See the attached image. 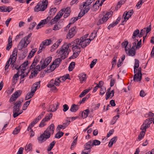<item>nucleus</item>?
<instances>
[{
	"instance_id": "f257e3e1",
	"label": "nucleus",
	"mask_w": 154,
	"mask_h": 154,
	"mask_svg": "<svg viewBox=\"0 0 154 154\" xmlns=\"http://www.w3.org/2000/svg\"><path fill=\"white\" fill-rule=\"evenodd\" d=\"M54 125L53 124H51L48 127L44 132L38 137V140L40 143H42L49 138L51 134H54Z\"/></svg>"
},
{
	"instance_id": "f03ea898",
	"label": "nucleus",
	"mask_w": 154,
	"mask_h": 154,
	"mask_svg": "<svg viewBox=\"0 0 154 154\" xmlns=\"http://www.w3.org/2000/svg\"><path fill=\"white\" fill-rule=\"evenodd\" d=\"M69 48L68 44L65 43L62 46L60 49L57 51V52L59 54L58 57H60L63 60L67 57L70 51V50L69 49Z\"/></svg>"
},
{
	"instance_id": "7ed1b4c3",
	"label": "nucleus",
	"mask_w": 154,
	"mask_h": 154,
	"mask_svg": "<svg viewBox=\"0 0 154 154\" xmlns=\"http://www.w3.org/2000/svg\"><path fill=\"white\" fill-rule=\"evenodd\" d=\"M23 101V100H18L14 103L13 111V116L14 118L18 116L22 113L23 111H20V109Z\"/></svg>"
},
{
	"instance_id": "20e7f679",
	"label": "nucleus",
	"mask_w": 154,
	"mask_h": 154,
	"mask_svg": "<svg viewBox=\"0 0 154 154\" xmlns=\"http://www.w3.org/2000/svg\"><path fill=\"white\" fill-rule=\"evenodd\" d=\"M32 33H30L21 40L17 47L19 50H21L23 48H25L27 47L28 45L30 42L31 41L29 39Z\"/></svg>"
},
{
	"instance_id": "39448f33",
	"label": "nucleus",
	"mask_w": 154,
	"mask_h": 154,
	"mask_svg": "<svg viewBox=\"0 0 154 154\" xmlns=\"http://www.w3.org/2000/svg\"><path fill=\"white\" fill-rule=\"evenodd\" d=\"M48 0H43L39 2L34 8V11L36 12L44 11L47 8Z\"/></svg>"
},
{
	"instance_id": "423d86ee",
	"label": "nucleus",
	"mask_w": 154,
	"mask_h": 154,
	"mask_svg": "<svg viewBox=\"0 0 154 154\" xmlns=\"http://www.w3.org/2000/svg\"><path fill=\"white\" fill-rule=\"evenodd\" d=\"M91 40L90 38L87 39V40L84 39L83 38H80V39H76L74 40L73 43H75L76 45H79L81 46L82 48H85L90 43Z\"/></svg>"
},
{
	"instance_id": "0eeeda50",
	"label": "nucleus",
	"mask_w": 154,
	"mask_h": 154,
	"mask_svg": "<svg viewBox=\"0 0 154 154\" xmlns=\"http://www.w3.org/2000/svg\"><path fill=\"white\" fill-rule=\"evenodd\" d=\"M17 50L16 48H15L13 51L12 54L10 55L9 60L7 62L6 65L9 66V63L11 60L10 64L13 65V66H14V64L17 59Z\"/></svg>"
},
{
	"instance_id": "6e6552de",
	"label": "nucleus",
	"mask_w": 154,
	"mask_h": 154,
	"mask_svg": "<svg viewBox=\"0 0 154 154\" xmlns=\"http://www.w3.org/2000/svg\"><path fill=\"white\" fill-rule=\"evenodd\" d=\"M112 14V12L111 11L107 13L103 16L102 18L98 20L97 23V25H99L106 22L108 19L111 16Z\"/></svg>"
},
{
	"instance_id": "1a4fd4ad",
	"label": "nucleus",
	"mask_w": 154,
	"mask_h": 154,
	"mask_svg": "<svg viewBox=\"0 0 154 154\" xmlns=\"http://www.w3.org/2000/svg\"><path fill=\"white\" fill-rule=\"evenodd\" d=\"M33 69V70H32L31 75L29 76L30 78H31V77L32 78L36 77L38 72L42 69L40 65H38L35 67H34Z\"/></svg>"
},
{
	"instance_id": "9d476101",
	"label": "nucleus",
	"mask_w": 154,
	"mask_h": 154,
	"mask_svg": "<svg viewBox=\"0 0 154 154\" xmlns=\"http://www.w3.org/2000/svg\"><path fill=\"white\" fill-rule=\"evenodd\" d=\"M77 31V29L75 26L71 28L66 35L67 38L70 39L72 38L76 34Z\"/></svg>"
},
{
	"instance_id": "9b49d317",
	"label": "nucleus",
	"mask_w": 154,
	"mask_h": 154,
	"mask_svg": "<svg viewBox=\"0 0 154 154\" xmlns=\"http://www.w3.org/2000/svg\"><path fill=\"white\" fill-rule=\"evenodd\" d=\"M22 91L21 90H17L13 93L11 96L10 99L11 102H13L16 100L22 94Z\"/></svg>"
},
{
	"instance_id": "f8f14e48",
	"label": "nucleus",
	"mask_w": 154,
	"mask_h": 154,
	"mask_svg": "<svg viewBox=\"0 0 154 154\" xmlns=\"http://www.w3.org/2000/svg\"><path fill=\"white\" fill-rule=\"evenodd\" d=\"M63 10H60L55 17L51 20L50 21V23L53 24L56 23L62 17L63 15Z\"/></svg>"
},
{
	"instance_id": "ddd939ff",
	"label": "nucleus",
	"mask_w": 154,
	"mask_h": 154,
	"mask_svg": "<svg viewBox=\"0 0 154 154\" xmlns=\"http://www.w3.org/2000/svg\"><path fill=\"white\" fill-rule=\"evenodd\" d=\"M74 41L72 42L71 43L68 44L69 47L73 46L72 50L73 52L80 53L81 51V48L79 47V45H76L75 43H73Z\"/></svg>"
},
{
	"instance_id": "4468645a",
	"label": "nucleus",
	"mask_w": 154,
	"mask_h": 154,
	"mask_svg": "<svg viewBox=\"0 0 154 154\" xmlns=\"http://www.w3.org/2000/svg\"><path fill=\"white\" fill-rule=\"evenodd\" d=\"M52 117V113H50L48 115H47L42 120L39 125V127L41 128L44 127L45 125V122H47L50 120V119Z\"/></svg>"
},
{
	"instance_id": "2eb2a0df",
	"label": "nucleus",
	"mask_w": 154,
	"mask_h": 154,
	"mask_svg": "<svg viewBox=\"0 0 154 154\" xmlns=\"http://www.w3.org/2000/svg\"><path fill=\"white\" fill-rule=\"evenodd\" d=\"M134 13L133 10H131L127 12H125L123 15V17H124V20L123 21H126L129 18H130Z\"/></svg>"
},
{
	"instance_id": "dca6fc26",
	"label": "nucleus",
	"mask_w": 154,
	"mask_h": 154,
	"mask_svg": "<svg viewBox=\"0 0 154 154\" xmlns=\"http://www.w3.org/2000/svg\"><path fill=\"white\" fill-rule=\"evenodd\" d=\"M94 146L92 140H90L87 142L84 145L85 150H90L92 147Z\"/></svg>"
},
{
	"instance_id": "f3484780",
	"label": "nucleus",
	"mask_w": 154,
	"mask_h": 154,
	"mask_svg": "<svg viewBox=\"0 0 154 154\" xmlns=\"http://www.w3.org/2000/svg\"><path fill=\"white\" fill-rule=\"evenodd\" d=\"M147 120H145L141 127L140 129L142 130L141 132L145 133L146 129L149 127V125L147 124L146 122Z\"/></svg>"
},
{
	"instance_id": "a211bd4d",
	"label": "nucleus",
	"mask_w": 154,
	"mask_h": 154,
	"mask_svg": "<svg viewBox=\"0 0 154 154\" xmlns=\"http://www.w3.org/2000/svg\"><path fill=\"white\" fill-rule=\"evenodd\" d=\"M142 75L137 73L135 74L133 77V80L135 82H138L140 81L142 79Z\"/></svg>"
},
{
	"instance_id": "6ab92c4d",
	"label": "nucleus",
	"mask_w": 154,
	"mask_h": 154,
	"mask_svg": "<svg viewBox=\"0 0 154 154\" xmlns=\"http://www.w3.org/2000/svg\"><path fill=\"white\" fill-rule=\"evenodd\" d=\"M51 42V40L49 39H46L43 41L41 44V45L43 48H45V46H48L50 45Z\"/></svg>"
},
{
	"instance_id": "aec40b11",
	"label": "nucleus",
	"mask_w": 154,
	"mask_h": 154,
	"mask_svg": "<svg viewBox=\"0 0 154 154\" xmlns=\"http://www.w3.org/2000/svg\"><path fill=\"white\" fill-rule=\"evenodd\" d=\"M39 61V58L36 57L33 60V63L30 67V69H32Z\"/></svg>"
},
{
	"instance_id": "412c9836",
	"label": "nucleus",
	"mask_w": 154,
	"mask_h": 154,
	"mask_svg": "<svg viewBox=\"0 0 154 154\" xmlns=\"http://www.w3.org/2000/svg\"><path fill=\"white\" fill-rule=\"evenodd\" d=\"M86 74L84 73H82L79 74V79L81 83L83 81H85L86 80Z\"/></svg>"
},
{
	"instance_id": "4be33fe9",
	"label": "nucleus",
	"mask_w": 154,
	"mask_h": 154,
	"mask_svg": "<svg viewBox=\"0 0 154 154\" xmlns=\"http://www.w3.org/2000/svg\"><path fill=\"white\" fill-rule=\"evenodd\" d=\"M117 140V137L115 136L112 138L110 140L109 143V146L111 147L112 146L113 144L115 143Z\"/></svg>"
},
{
	"instance_id": "5701e85b",
	"label": "nucleus",
	"mask_w": 154,
	"mask_h": 154,
	"mask_svg": "<svg viewBox=\"0 0 154 154\" xmlns=\"http://www.w3.org/2000/svg\"><path fill=\"white\" fill-rule=\"evenodd\" d=\"M63 60L60 57L56 59L53 62V64L56 66V67H58L61 63L62 60Z\"/></svg>"
},
{
	"instance_id": "b1692460",
	"label": "nucleus",
	"mask_w": 154,
	"mask_h": 154,
	"mask_svg": "<svg viewBox=\"0 0 154 154\" xmlns=\"http://www.w3.org/2000/svg\"><path fill=\"white\" fill-rule=\"evenodd\" d=\"M90 112V110L88 109H87L85 110H84L82 114V117L83 119H85L86 118L89 114Z\"/></svg>"
},
{
	"instance_id": "393cba45",
	"label": "nucleus",
	"mask_w": 154,
	"mask_h": 154,
	"mask_svg": "<svg viewBox=\"0 0 154 154\" xmlns=\"http://www.w3.org/2000/svg\"><path fill=\"white\" fill-rule=\"evenodd\" d=\"M79 109L78 106L77 105L75 104H73L71 106L70 109V111L72 112H75Z\"/></svg>"
},
{
	"instance_id": "a878e982",
	"label": "nucleus",
	"mask_w": 154,
	"mask_h": 154,
	"mask_svg": "<svg viewBox=\"0 0 154 154\" xmlns=\"http://www.w3.org/2000/svg\"><path fill=\"white\" fill-rule=\"evenodd\" d=\"M55 65L54 64L52 63V64L49 67H48L47 68V72H48L50 73L53 71L55 69V68L57 67H56V66H55Z\"/></svg>"
},
{
	"instance_id": "bb28decb",
	"label": "nucleus",
	"mask_w": 154,
	"mask_h": 154,
	"mask_svg": "<svg viewBox=\"0 0 154 154\" xmlns=\"http://www.w3.org/2000/svg\"><path fill=\"white\" fill-rule=\"evenodd\" d=\"M57 105L56 104H53L50 107V108L51 109L49 111H48V112H54L56 111L57 108Z\"/></svg>"
},
{
	"instance_id": "cd10ccee",
	"label": "nucleus",
	"mask_w": 154,
	"mask_h": 154,
	"mask_svg": "<svg viewBox=\"0 0 154 154\" xmlns=\"http://www.w3.org/2000/svg\"><path fill=\"white\" fill-rule=\"evenodd\" d=\"M34 91H32L30 93H28L26 96L25 99L26 100L31 98L34 94Z\"/></svg>"
},
{
	"instance_id": "c85d7f7f",
	"label": "nucleus",
	"mask_w": 154,
	"mask_h": 154,
	"mask_svg": "<svg viewBox=\"0 0 154 154\" xmlns=\"http://www.w3.org/2000/svg\"><path fill=\"white\" fill-rule=\"evenodd\" d=\"M25 70V69L23 68V69H21L20 71V75L21 76V79H23L24 77L28 75V72H26L24 74V71Z\"/></svg>"
},
{
	"instance_id": "c756f323",
	"label": "nucleus",
	"mask_w": 154,
	"mask_h": 154,
	"mask_svg": "<svg viewBox=\"0 0 154 154\" xmlns=\"http://www.w3.org/2000/svg\"><path fill=\"white\" fill-rule=\"evenodd\" d=\"M92 2L90 0H87L86 2H84L81 4L80 6L84 7L85 6H89Z\"/></svg>"
},
{
	"instance_id": "7c9ffc66",
	"label": "nucleus",
	"mask_w": 154,
	"mask_h": 154,
	"mask_svg": "<svg viewBox=\"0 0 154 154\" xmlns=\"http://www.w3.org/2000/svg\"><path fill=\"white\" fill-rule=\"evenodd\" d=\"M114 94L113 90L112 91L110 92H109L108 94L107 93H106V100H108L110 96L111 97L110 98H112L114 96Z\"/></svg>"
},
{
	"instance_id": "2f4dec72",
	"label": "nucleus",
	"mask_w": 154,
	"mask_h": 154,
	"mask_svg": "<svg viewBox=\"0 0 154 154\" xmlns=\"http://www.w3.org/2000/svg\"><path fill=\"white\" fill-rule=\"evenodd\" d=\"M56 143V141L55 140H54L50 143L49 146L47 149V150L48 151H50L52 149Z\"/></svg>"
},
{
	"instance_id": "473e14b6",
	"label": "nucleus",
	"mask_w": 154,
	"mask_h": 154,
	"mask_svg": "<svg viewBox=\"0 0 154 154\" xmlns=\"http://www.w3.org/2000/svg\"><path fill=\"white\" fill-rule=\"evenodd\" d=\"M119 117V115H117L113 118L112 120L110 122V124L111 125H113L116 123L117 119Z\"/></svg>"
},
{
	"instance_id": "72a5a7b5",
	"label": "nucleus",
	"mask_w": 154,
	"mask_h": 154,
	"mask_svg": "<svg viewBox=\"0 0 154 154\" xmlns=\"http://www.w3.org/2000/svg\"><path fill=\"white\" fill-rule=\"evenodd\" d=\"M97 32L96 31H94L93 32L91 33L90 36V38L91 40L94 39L95 37L97 36Z\"/></svg>"
},
{
	"instance_id": "f704fd0d",
	"label": "nucleus",
	"mask_w": 154,
	"mask_h": 154,
	"mask_svg": "<svg viewBox=\"0 0 154 154\" xmlns=\"http://www.w3.org/2000/svg\"><path fill=\"white\" fill-rule=\"evenodd\" d=\"M75 63V62H72L69 64L68 67V69L69 71H72L73 69L74 68Z\"/></svg>"
},
{
	"instance_id": "c9c22d12",
	"label": "nucleus",
	"mask_w": 154,
	"mask_h": 154,
	"mask_svg": "<svg viewBox=\"0 0 154 154\" xmlns=\"http://www.w3.org/2000/svg\"><path fill=\"white\" fill-rule=\"evenodd\" d=\"M61 10H63V12H62L63 14L64 13H68L69 14L71 13V9L69 7H67L65 9L63 8Z\"/></svg>"
},
{
	"instance_id": "e433bc0d",
	"label": "nucleus",
	"mask_w": 154,
	"mask_h": 154,
	"mask_svg": "<svg viewBox=\"0 0 154 154\" xmlns=\"http://www.w3.org/2000/svg\"><path fill=\"white\" fill-rule=\"evenodd\" d=\"M57 11V10L56 8H52L49 11L50 15L51 16L52 15V16L56 13Z\"/></svg>"
},
{
	"instance_id": "4c0bfd02",
	"label": "nucleus",
	"mask_w": 154,
	"mask_h": 154,
	"mask_svg": "<svg viewBox=\"0 0 154 154\" xmlns=\"http://www.w3.org/2000/svg\"><path fill=\"white\" fill-rule=\"evenodd\" d=\"M77 137H76V138L74 139L70 147V149L71 150L73 149L75 147V146L76 145L77 143Z\"/></svg>"
},
{
	"instance_id": "58836bf2",
	"label": "nucleus",
	"mask_w": 154,
	"mask_h": 154,
	"mask_svg": "<svg viewBox=\"0 0 154 154\" xmlns=\"http://www.w3.org/2000/svg\"><path fill=\"white\" fill-rule=\"evenodd\" d=\"M54 85H55L54 80L53 79H51L49 83L47 85V87L51 88L54 86Z\"/></svg>"
},
{
	"instance_id": "ea45409f",
	"label": "nucleus",
	"mask_w": 154,
	"mask_h": 154,
	"mask_svg": "<svg viewBox=\"0 0 154 154\" xmlns=\"http://www.w3.org/2000/svg\"><path fill=\"white\" fill-rule=\"evenodd\" d=\"M64 133L62 132H59L57 133L55 136V137L56 138L59 139L62 136Z\"/></svg>"
},
{
	"instance_id": "a19ab883",
	"label": "nucleus",
	"mask_w": 154,
	"mask_h": 154,
	"mask_svg": "<svg viewBox=\"0 0 154 154\" xmlns=\"http://www.w3.org/2000/svg\"><path fill=\"white\" fill-rule=\"evenodd\" d=\"M128 54L129 56H134L135 54V50H133L132 49H130L128 52Z\"/></svg>"
},
{
	"instance_id": "79ce46f5",
	"label": "nucleus",
	"mask_w": 154,
	"mask_h": 154,
	"mask_svg": "<svg viewBox=\"0 0 154 154\" xmlns=\"http://www.w3.org/2000/svg\"><path fill=\"white\" fill-rule=\"evenodd\" d=\"M43 62H44L43 63V64H42V65L41 66V67L42 68V69H43L47 67V66L48 65H47L46 63V62H45L44 61V60H42L40 61V64H42V63Z\"/></svg>"
},
{
	"instance_id": "37998d69",
	"label": "nucleus",
	"mask_w": 154,
	"mask_h": 154,
	"mask_svg": "<svg viewBox=\"0 0 154 154\" xmlns=\"http://www.w3.org/2000/svg\"><path fill=\"white\" fill-rule=\"evenodd\" d=\"M32 149V144L30 143L29 144L26 145L25 148V150L27 151L28 152L29 151H30Z\"/></svg>"
},
{
	"instance_id": "c03bdc74",
	"label": "nucleus",
	"mask_w": 154,
	"mask_h": 154,
	"mask_svg": "<svg viewBox=\"0 0 154 154\" xmlns=\"http://www.w3.org/2000/svg\"><path fill=\"white\" fill-rule=\"evenodd\" d=\"M146 29V28H145L141 30L139 34L138 35V36L139 37H141L143 35L145 34Z\"/></svg>"
},
{
	"instance_id": "a18cd8bd",
	"label": "nucleus",
	"mask_w": 154,
	"mask_h": 154,
	"mask_svg": "<svg viewBox=\"0 0 154 154\" xmlns=\"http://www.w3.org/2000/svg\"><path fill=\"white\" fill-rule=\"evenodd\" d=\"M54 81L55 85L56 86H59L60 84V83L61 82L60 80V78H56Z\"/></svg>"
},
{
	"instance_id": "49530a36",
	"label": "nucleus",
	"mask_w": 154,
	"mask_h": 154,
	"mask_svg": "<svg viewBox=\"0 0 154 154\" xmlns=\"http://www.w3.org/2000/svg\"><path fill=\"white\" fill-rule=\"evenodd\" d=\"M20 70H18L16 74H15L13 76V80H17L19 75H20Z\"/></svg>"
},
{
	"instance_id": "de8ad7c7",
	"label": "nucleus",
	"mask_w": 154,
	"mask_h": 154,
	"mask_svg": "<svg viewBox=\"0 0 154 154\" xmlns=\"http://www.w3.org/2000/svg\"><path fill=\"white\" fill-rule=\"evenodd\" d=\"M139 30L138 29H137L135 30L133 33V36L132 38L133 39H134V37H136L139 34Z\"/></svg>"
},
{
	"instance_id": "09e8293b",
	"label": "nucleus",
	"mask_w": 154,
	"mask_h": 154,
	"mask_svg": "<svg viewBox=\"0 0 154 154\" xmlns=\"http://www.w3.org/2000/svg\"><path fill=\"white\" fill-rule=\"evenodd\" d=\"M28 65V61H26L25 62H24L22 65L20 66V67H21V69H23V68H25V69L26 67Z\"/></svg>"
},
{
	"instance_id": "8fccbe9b",
	"label": "nucleus",
	"mask_w": 154,
	"mask_h": 154,
	"mask_svg": "<svg viewBox=\"0 0 154 154\" xmlns=\"http://www.w3.org/2000/svg\"><path fill=\"white\" fill-rule=\"evenodd\" d=\"M51 57H47L44 60L46 63L47 65H48L51 61Z\"/></svg>"
},
{
	"instance_id": "3c124183",
	"label": "nucleus",
	"mask_w": 154,
	"mask_h": 154,
	"mask_svg": "<svg viewBox=\"0 0 154 154\" xmlns=\"http://www.w3.org/2000/svg\"><path fill=\"white\" fill-rule=\"evenodd\" d=\"M128 44V41H125V42H123L122 44V47H124L125 48V50L126 51H128V50L126 48V47H127V45Z\"/></svg>"
},
{
	"instance_id": "603ef678",
	"label": "nucleus",
	"mask_w": 154,
	"mask_h": 154,
	"mask_svg": "<svg viewBox=\"0 0 154 154\" xmlns=\"http://www.w3.org/2000/svg\"><path fill=\"white\" fill-rule=\"evenodd\" d=\"M92 143L94 146H97L99 145L100 143V142L97 140H95L92 141Z\"/></svg>"
},
{
	"instance_id": "864d4df0",
	"label": "nucleus",
	"mask_w": 154,
	"mask_h": 154,
	"mask_svg": "<svg viewBox=\"0 0 154 154\" xmlns=\"http://www.w3.org/2000/svg\"><path fill=\"white\" fill-rule=\"evenodd\" d=\"M145 133L141 132L139 135L138 139L139 140H140L142 138H143L145 134Z\"/></svg>"
},
{
	"instance_id": "5fc2aeb1",
	"label": "nucleus",
	"mask_w": 154,
	"mask_h": 154,
	"mask_svg": "<svg viewBox=\"0 0 154 154\" xmlns=\"http://www.w3.org/2000/svg\"><path fill=\"white\" fill-rule=\"evenodd\" d=\"M100 2H101V0L97 1L93 5V7L94 8H96V9H98L99 8L98 7V5H99Z\"/></svg>"
},
{
	"instance_id": "6e6d98bb",
	"label": "nucleus",
	"mask_w": 154,
	"mask_h": 154,
	"mask_svg": "<svg viewBox=\"0 0 154 154\" xmlns=\"http://www.w3.org/2000/svg\"><path fill=\"white\" fill-rule=\"evenodd\" d=\"M97 60V59H95L91 62V63L90 65V66L91 68H92L94 67V66L96 64Z\"/></svg>"
},
{
	"instance_id": "4d7b16f0",
	"label": "nucleus",
	"mask_w": 154,
	"mask_h": 154,
	"mask_svg": "<svg viewBox=\"0 0 154 154\" xmlns=\"http://www.w3.org/2000/svg\"><path fill=\"white\" fill-rule=\"evenodd\" d=\"M106 91V88L104 87H101L100 91V95H103Z\"/></svg>"
},
{
	"instance_id": "13d9d810",
	"label": "nucleus",
	"mask_w": 154,
	"mask_h": 154,
	"mask_svg": "<svg viewBox=\"0 0 154 154\" xmlns=\"http://www.w3.org/2000/svg\"><path fill=\"white\" fill-rule=\"evenodd\" d=\"M146 120H147V121L146 122V124L149 125V127H150V124L152 123V121H153V118H149Z\"/></svg>"
},
{
	"instance_id": "bf43d9fd",
	"label": "nucleus",
	"mask_w": 154,
	"mask_h": 154,
	"mask_svg": "<svg viewBox=\"0 0 154 154\" xmlns=\"http://www.w3.org/2000/svg\"><path fill=\"white\" fill-rule=\"evenodd\" d=\"M79 53L76 52H74L73 55L71 57V59H74L77 57Z\"/></svg>"
},
{
	"instance_id": "052dcab7",
	"label": "nucleus",
	"mask_w": 154,
	"mask_h": 154,
	"mask_svg": "<svg viewBox=\"0 0 154 154\" xmlns=\"http://www.w3.org/2000/svg\"><path fill=\"white\" fill-rule=\"evenodd\" d=\"M135 63L134 67H137V68H138L139 66V60L137 59H135Z\"/></svg>"
},
{
	"instance_id": "680f3d73",
	"label": "nucleus",
	"mask_w": 154,
	"mask_h": 154,
	"mask_svg": "<svg viewBox=\"0 0 154 154\" xmlns=\"http://www.w3.org/2000/svg\"><path fill=\"white\" fill-rule=\"evenodd\" d=\"M39 120H40L37 118H36L31 123V125H32V126H34L36 124Z\"/></svg>"
},
{
	"instance_id": "e2e57ef3",
	"label": "nucleus",
	"mask_w": 154,
	"mask_h": 154,
	"mask_svg": "<svg viewBox=\"0 0 154 154\" xmlns=\"http://www.w3.org/2000/svg\"><path fill=\"white\" fill-rule=\"evenodd\" d=\"M70 122V121L69 120H67L65 122L63 123V124L64 128H63V129L65 128L69 124Z\"/></svg>"
},
{
	"instance_id": "0e129e2a",
	"label": "nucleus",
	"mask_w": 154,
	"mask_h": 154,
	"mask_svg": "<svg viewBox=\"0 0 154 154\" xmlns=\"http://www.w3.org/2000/svg\"><path fill=\"white\" fill-rule=\"evenodd\" d=\"M85 14V12L81 10L80 12L79 13L78 17H77L79 18V19H80Z\"/></svg>"
},
{
	"instance_id": "69168bd1",
	"label": "nucleus",
	"mask_w": 154,
	"mask_h": 154,
	"mask_svg": "<svg viewBox=\"0 0 154 154\" xmlns=\"http://www.w3.org/2000/svg\"><path fill=\"white\" fill-rule=\"evenodd\" d=\"M63 111L65 112L67 111L69 109V107L67 105L65 104L63 106Z\"/></svg>"
},
{
	"instance_id": "338daca9",
	"label": "nucleus",
	"mask_w": 154,
	"mask_h": 154,
	"mask_svg": "<svg viewBox=\"0 0 154 154\" xmlns=\"http://www.w3.org/2000/svg\"><path fill=\"white\" fill-rule=\"evenodd\" d=\"M85 9L83 10V11L85 12V13H87L89 10L90 9V6H85Z\"/></svg>"
},
{
	"instance_id": "774afa93",
	"label": "nucleus",
	"mask_w": 154,
	"mask_h": 154,
	"mask_svg": "<svg viewBox=\"0 0 154 154\" xmlns=\"http://www.w3.org/2000/svg\"><path fill=\"white\" fill-rule=\"evenodd\" d=\"M117 24H116V23H112L110 24L107 27V28L108 29H110V28L112 27H113L115 26H116Z\"/></svg>"
}]
</instances>
